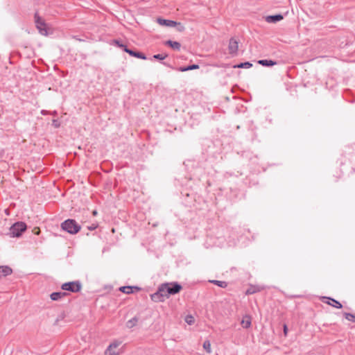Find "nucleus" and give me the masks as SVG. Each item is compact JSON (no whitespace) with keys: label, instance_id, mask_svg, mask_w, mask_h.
Instances as JSON below:
<instances>
[{"label":"nucleus","instance_id":"nucleus-30","mask_svg":"<svg viewBox=\"0 0 355 355\" xmlns=\"http://www.w3.org/2000/svg\"><path fill=\"white\" fill-rule=\"evenodd\" d=\"M131 288H132V293H135V292H137V291H139L141 290V288L137 286H131Z\"/></svg>","mask_w":355,"mask_h":355},{"label":"nucleus","instance_id":"nucleus-36","mask_svg":"<svg viewBox=\"0 0 355 355\" xmlns=\"http://www.w3.org/2000/svg\"><path fill=\"white\" fill-rule=\"evenodd\" d=\"M47 113H48V111L44 110H42L41 111V114H42V115H46V114H47Z\"/></svg>","mask_w":355,"mask_h":355},{"label":"nucleus","instance_id":"nucleus-10","mask_svg":"<svg viewBox=\"0 0 355 355\" xmlns=\"http://www.w3.org/2000/svg\"><path fill=\"white\" fill-rule=\"evenodd\" d=\"M156 21L160 26H163L175 27L177 25V21L162 17L157 18Z\"/></svg>","mask_w":355,"mask_h":355},{"label":"nucleus","instance_id":"nucleus-35","mask_svg":"<svg viewBox=\"0 0 355 355\" xmlns=\"http://www.w3.org/2000/svg\"><path fill=\"white\" fill-rule=\"evenodd\" d=\"M232 175H233V174H232V173H229V172H227V173H225V178H228V177H230V176H232Z\"/></svg>","mask_w":355,"mask_h":355},{"label":"nucleus","instance_id":"nucleus-14","mask_svg":"<svg viewBox=\"0 0 355 355\" xmlns=\"http://www.w3.org/2000/svg\"><path fill=\"white\" fill-rule=\"evenodd\" d=\"M164 45L169 46L173 50L180 51L181 48V44L179 42L173 41L171 40H166L164 42Z\"/></svg>","mask_w":355,"mask_h":355},{"label":"nucleus","instance_id":"nucleus-18","mask_svg":"<svg viewBox=\"0 0 355 355\" xmlns=\"http://www.w3.org/2000/svg\"><path fill=\"white\" fill-rule=\"evenodd\" d=\"M252 324L251 317L248 315H245L243 317L241 324L245 329H248L250 327Z\"/></svg>","mask_w":355,"mask_h":355},{"label":"nucleus","instance_id":"nucleus-20","mask_svg":"<svg viewBox=\"0 0 355 355\" xmlns=\"http://www.w3.org/2000/svg\"><path fill=\"white\" fill-rule=\"evenodd\" d=\"M252 67V64L248 61L240 62L234 66V68L249 69Z\"/></svg>","mask_w":355,"mask_h":355},{"label":"nucleus","instance_id":"nucleus-16","mask_svg":"<svg viewBox=\"0 0 355 355\" xmlns=\"http://www.w3.org/2000/svg\"><path fill=\"white\" fill-rule=\"evenodd\" d=\"M67 295H68V293L66 292H53L50 295V298L53 301H58Z\"/></svg>","mask_w":355,"mask_h":355},{"label":"nucleus","instance_id":"nucleus-13","mask_svg":"<svg viewBox=\"0 0 355 355\" xmlns=\"http://www.w3.org/2000/svg\"><path fill=\"white\" fill-rule=\"evenodd\" d=\"M12 273V269L8 266H0V279Z\"/></svg>","mask_w":355,"mask_h":355},{"label":"nucleus","instance_id":"nucleus-3","mask_svg":"<svg viewBox=\"0 0 355 355\" xmlns=\"http://www.w3.org/2000/svg\"><path fill=\"white\" fill-rule=\"evenodd\" d=\"M27 225L23 221H17L13 223L9 229V234L11 237H20L26 230Z\"/></svg>","mask_w":355,"mask_h":355},{"label":"nucleus","instance_id":"nucleus-6","mask_svg":"<svg viewBox=\"0 0 355 355\" xmlns=\"http://www.w3.org/2000/svg\"><path fill=\"white\" fill-rule=\"evenodd\" d=\"M165 284H167L166 293L169 296L179 293L182 289V285L177 282H166Z\"/></svg>","mask_w":355,"mask_h":355},{"label":"nucleus","instance_id":"nucleus-12","mask_svg":"<svg viewBox=\"0 0 355 355\" xmlns=\"http://www.w3.org/2000/svg\"><path fill=\"white\" fill-rule=\"evenodd\" d=\"M120 344H121V342H118V341H115L114 343H110V345L106 349V350L105 352V355H119V352H111V350L116 348Z\"/></svg>","mask_w":355,"mask_h":355},{"label":"nucleus","instance_id":"nucleus-34","mask_svg":"<svg viewBox=\"0 0 355 355\" xmlns=\"http://www.w3.org/2000/svg\"><path fill=\"white\" fill-rule=\"evenodd\" d=\"M287 331H288V327L286 324L284 325V333L285 335H286L287 334Z\"/></svg>","mask_w":355,"mask_h":355},{"label":"nucleus","instance_id":"nucleus-28","mask_svg":"<svg viewBox=\"0 0 355 355\" xmlns=\"http://www.w3.org/2000/svg\"><path fill=\"white\" fill-rule=\"evenodd\" d=\"M175 27L177 28V30L179 32H183L185 30L184 26L180 22H177V25L175 26Z\"/></svg>","mask_w":355,"mask_h":355},{"label":"nucleus","instance_id":"nucleus-23","mask_svg":"<svg viewBox=\"0 0 355 355\" xmlns=\"http://www.w3.org/2000/svg\"><path fill=\"white\" fill-rule=\"evenodd\" d=\"M123 44V43L122 42V41L120 39H114V40H111L110 42V44L114 45L119 49L121 47Z\"/></svg>","mask_w":355,"mask_h":355},{"label":"nucleus","instance_id":"nucleus-32","mask_svg":"<svg viewBox=\"0 0 355 355\" xmlns=\"http://www.w3.org/2000/svg\"><path fill=\"white\" fill-rule=\"evenodd\" d=\"M256 292H257V291L255 289L250 288L247 290L246 294H253Z\"/></svg>","mask_w":355,"mask_h":355},{"label":"nucleus","instance_id":"nucleus-4","mask_svg":"<svg viewBox=\"0 0 355 355\" xmlns=\"http://www.w3.org/2000/svg\"><path fill=\"white\" fill-rule=\"evenodd\" d=\"M61 289L64 291H69L71 293H78L82 289V284L80 281H72L63 283L61 285Z\"/></svg>","mask_w":355,"mask_h":355},{"label":"nucleus","instance_id":"nucleus-27","mask_svg":"<svg viewBox=\"0 0 355 355\" xmlns=\"http://www.w3.org/2000/svg\"><path fill=\"white\" fill-rule=\"evenodd\" d=\"M203 348L207 353H211V343L209 340H207L204 342Z\"/></svg>","mask_w":355,"mask_h":355},{"label":"nucleus","instance_id":"nucleus-26","mask_svg":"<svg viewBox=\"0 0 355 355\" xmlns=\"http://www.w3.org/2000/svg\"><path fill=\"white\" fill-rule=\"evenodd\" d=\"M184 321L189 325L193 324L195 322V318L191 315H186L184 318Z\"/></svg>","mask_w":355,"mask_h":355},{"label":"nucleus","instance_id":"nucleus-1","mask_svg":"<svg viewBox=\"0 0 355 355\" xmlns=\"http://www.w3.org/2000/svg\"><path fill=\"white\" fill-rule=\"evenodd\" d=\"M60 226L62 230L70 234H76L81 230V225L75 219L71 218L64 220Z\"/></svg>","mask_w":355,"mask_h":355},{"label":"nucleus","instance_id":"nucleus-37","mask_svg":"<svg viewBox=\"0 0 355 355\" xmlns=\"http://www.w3.org/2000/svg\"><path fill=\"white\" fill-rule=\"evenodd\" d=\"M76 40H78V41H83V40L80 39V38H78V36H74L73 37Z\"/></svg>","mask_w":355,"mask_h":355},{"label":"nucleus","instance_id":"nucleus-11","mask_svg":"<svg viewBox=\"0 0 355 355\" xmlns=\"http://www.w3.org/2000/svg\"><path fill=\"white\" fill-rule=\"evenodd\" d=\"M283 19H284V16L280 13L272 15H268L265 17L266 21L268 23H270V24H275L277 22L280 21Z\"/></svg>","mask_w":355,"mask_h":355},{"label":"nucleus","instance_id":"nucleus-24","mask_svg":"<svg viewBox=\"0 0 355 355\" xmlns=\"http://www.w3.org/2000/svg\"><path fill=\"white\" fill-rule=\"evenodd\" d=\"M168 57V54L166 53H158V54H155L152 58H150L151 60L152 59H155V60H164L166 58Z\"/></svg>","mask_w":355,"mask_h":355},{"label":"nucleus","instance_id":"nucleus-15","mask_svg":"<svg viewBox=\"0 0 355 355\" xmlns=\"http://www.w3.org/2000/svg\"><path fill=\"white\" fill-rule=\"evenodd\" d=\"M199 65L197 64H192L187 66H182L176 68L175 69L178 71L185 72L191 70L198 69H199Z\"/></svg>","mask_w":355,"mask_h":355},{"label":"nucleus","instance_id":"nucleus-8","mask_svg":"<svg viewBox=\"0 0 355 355\" xmlns=\"http://www.w3.org/2000/svg\"><path fill=\"white\" fill-rule=\"evenodd\" d=\"M321 300L323 303L327 304L336 309L343 308V305L339 301L331 297L323 296L321 297Z\"/></svg>","mask_w":355,"mask_h":355},{"label":"nucleus","instance_id":"nucleus-25","mask_svg":"<svg viewBox=\"0 0 355 355\" xmlns=\"http://www.w3.org/2000/svg\"><path fill=\"white\" fill-rule=\"evenodd\" d=\"M343 315L345 316V318L349 321L355 322V315L350 313H343Z\"/></svg>","mask_w":355,"mask_h":355},{"label":"nucleus","instance_id":"nucleus-41","mask_svg":"<svg viewBox=\"0 0 355 355\" xmlns=\"http://www.w3.org/2000/svg\"><path fill=\"white\" fill-rule=\"evenodd\" d=\"M53 115H56V114H57V112H56V111H54V112H53Z\"/></svg>","mask_w":355,"mask_h":355},{"label":"nucleus","instance_id":"nucleus-33","mask_svg":"<svg viewBox=\"0 0 355 355\" xmlns=\"http://www.w3.org/2000/svg\"><path fill=\"white\" fill-rule=\"evenodd\" d=\"M97 227H98L97 225L93 224L91 226L88 227V230H94L95 229H96Z\"/></svg>","mask_w":355,"mask_h":355},{"label":"nucleus","instance_id":"nucleus-39","mask_svg":"<svg viewBox=\"0 0 355 355\" xmlns=\"http://www.w3.org/2000/svg\"><path fill=\"white\" fill-rule=\"evenodd\" d=\"M92 214H93L94 216L97 215V211H96V210H94V211H93V212H92Z\"/></svg>","mask_w":355,"mask_h":355},{"label":"nucleus","instance_id":"nucleus-22","mask_svg":"<svg viewBox=\"0 0 355 355\" xmlns=\"http://www.w3.org/2000/svg\"><path fill=\"white\" fill-rule=\"evenodd\" d=\"M119 291L125 294H132V293L131 286H121L119 288Z\"/></svg>","mask_w":355,"mask_h":355},{"label":"nucleus","instance_id":"nucleus-31","mask_svg":"<svg viewBox=\"0 0 355 355\" xmlns=\"http://www.w3.org/2000/svg\"><path fill=\"white\" fill-rule=\"evenodd\" d=\"M123 51L127 53L128 49H130L127 44H123L121 47L120 48Z\"/></svg>","mask_w":355,"mask_h":355},{"label":"nucleus","instance_id":"nucleus-38","mask_svg":"<svg viewBox=\"0 0 355 355\" xmlns=\"http://www.w3.org/2000/svg\"><path fill=\"white\" fill-rule=\"evenodd\" d=\"M242 175V173L237 172V174H235V176L239 177Z\"/></svg>","mask_w":355,"mask_h":355},{"label":"nucleus","instance_id":"nucleus-7","mask_svg":"<svg viewBox=\"0 0 355 355\" xmlns=\"http://www.w3.org/2000/svg\"><path fill=\"white\" fill-rule=\"evenodd\" d=\"M239 49V40L234 37H232L229 40L228 51L232 55H236Z\"/></svg>","mask_w":355,"mask_h":355},{"label":"nucleus","instance_id":"nucleus-19","mask_svg":"<svg viewBox=\"0 0 355 355\" xmlns=\"http://www.w3.org/2000/svg\"><path fill=\"white\" fill-rule=\"evenodd\" d=\"M139 321V317L135 316L126 322L125 326L128 329H132L135 327Z\"/></svg>","mask_w":355,"mask_h":355},{"label":"nucleus","instance_id":"nucleus-21","mask_svg":"<svg viewBox=\"0 0 355 355\" xmlns=\"http://www.w3.org/2000/svg\"><path fill=\"white\" fill-rule=\"evenodd\" d=\"M209 282L214 285H216L220 288H226L227 286V282H226L225 281H219V280L213 279V280H209Z\"/></svg>","mask_w":355,"mask_h":355},{"label":"nucleus","instance_id":"nucleus-9","mask_svg":"<svg viewBox=\"0 0 355 355\" xmlns=\"http://www.w3.org/2000/svg\"><path fill=\"white\" fill-rule=\"evenodd\" d=\"M127 53L131 56V57H133V58H138V59H141V60H147V57L146 55L138 51L136 48L133 47L132 49H129Z\"/></svg>","mask_w":355,"mask_h":355},{"label":"nucleus","instance_id":"nucleus-43","mask_svg":"<svg viewBox=\"0 0 355 355\" xmlns=\"http://www.w3.org/2000/svg\"><path fill=\"white\" fill-rule=\"evenodd\" d=\"M111 352H116L115 351H114V349H112L111 350Z\"/></svg>","mask_w":355,"mask_h":355},{"label":"nucleus","instance_id":"nucleus-40","mask_svg":"<svg viewBox=\"0 0 355 355\" xmlns=\"http://www.w3.org/2000/svg\"><path fill=\"white\" fill-rule=\"evenodd\" d=\"M162 64L165 66L170 67L169 64H166V62H163Z\"/></svg>","mask_w":355,"mask_h":355},{"label":"nucleus","instance_id":"nucleus-17","mask_svg":"<svg viewBox=\"0 0 355 355\" xmlns=\"http://www.w3.org/2000/svg\"><path fill=\"white\" fill-rule=\"evenodd\" d=\"M258 64H261L263 67H272L277 64V62L272 60L263 59L258 60Z\"/></svg>","mask_w":355,"mask_h":355},{"label":"nucleus","instance_id":"nucleus-2","mask_svg":"<svg viewBox=\"0 0 355 355\" xmlns=\"http://www.w3.org/2000/svg\"><path fill=\"white\" fill-rule=\"evenodd\" d=\"M167 284L163 283L160 284L157 291L153 294L150 295L152 301L155 302H163L169 297L168 294L166 293Z\"/></svg>","mask_w":355,"mask_h":355},{"label":"nucleus","instance_id":"nucleus-5","mask_svg":"<svg viewBox=\"0 0 355 355\" xmlns=\"http://www.w3.org/2000/svg\"><path fill=\"white\" fill-rule=\"evenodd\" d=\"M34 19L35 26L37 28L39 33L42 35H47L48 31L46 24L44 19L39 15L37 12H36L34 15Z\"/></svg>","mask_w":355,"mask_h":355},{"label":"nucleus","instance_id":"nucleus-29","mask_svg":"<svg viewBox=\"0 0 355 355\" xmlns=\"http://www.w3.org/2000/svg\"><path fill=\"white\" fill-rule=\"evenodd\" d=\"M60 121L58 120V119H53L52 121V125L55 128H58L60 126Z\"/></svg>","mask_w":355,"mask_h":355},{"label":"nucleus","instance_id":"nucleus-42","mask_svg":"<svg viewBox=\"0 0 355 355\" xmlns=\"http://www.w3.org/2000/svg\"><path fill=\"white\" fill-rule=\"evenodd\" d=\"M39 232H40V230H38L35 234H39Z\"/></svg>","mask_w":355,"mask_h":355}]
</instances>
